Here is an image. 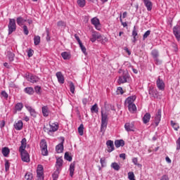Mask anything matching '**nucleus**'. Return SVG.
I'll use <instances>...</instances> for the list:
<instances>
[{"label": "nucleus", "mask_w": 180, "mask_h": 180, "mask_svg": "<svg viewBox=\"0 0 180 180\" xmlns=\"http://www.w3.org/2000/svg\"><path fill=\"white\" fill-rule=\"evenodd\" d=\"M26 146H27V141L26 138H24L21 141V146L19 148V152L20 153L21 160L24 162H30V158L29 153L26 150Z\"/></svg>", "instance_id": "nucleus-1"}, {"label": "nucleus", "mask_w": 180, "mask_h": 180, "mask_svg": "<svg viewBox=\"0 0 180 180\" xmlns=\"http://www.w3.org/2000/svg\"><path fill=\"white\" fill-rule=\"evenodd\" d=\"M58 123H49V124L44 127V131H46V133L50 134L51 133H54L57 131V130H58Z\"/></svg>", "instance_id": "nucleus-2"}, {"label": "nucleus", "mask_w": 180, "mask_h": 180, "mask_svg": "<svg viewBox=\"0 0 180 180\" xmlns=\"http://www.w3.org/2000/svg\"><path fill=\"white\" fill-rule=\"evenodd\" d=\"M129 78V72H127V70H124L122 72V75L119 77L117 83L119 84V85L122 84H126Z\"/></svg>", "instance_id": "nucleus-3"}, {"label": "nucleus", "mask_w": 180, "mask_h": 180, "mask_svg": "<svg viewBox=\"0 0 180 180\" xmlns=\"http://www.w3.org/2000/svg\"><path fill=\"white\" fill-rule=\"evenodd\" d=\"M8 34H12L15 30H16V20L15 19L10 18L9 23L8 25Z\"/></svg>", "instance_id": "nucleus-4"}, {"label": "nucleus", "mask_w": 180, "mask_h": 180, "mask_svg": "<svg viewBox=\"0 0 180 180\" xmlns=\"http://www.w3.org/2000/svg\"><path fill=\"white\" fill-rule=\"evenodd\" d=\"M40 148L42 155H47L49 154V150H47V142L46 139H41L40 142Z\"/></svg>", "instance_id": "nucleus-5"}, {"label": "nucleus", "mask_w": 180, "mask_h": 180, "mask_svg": "<svg viewBox=\"0 0 180 180\" xmlns=\"http://www.w3.org/2000/svg\"><path fill=\"white\" fill-rule=\"evenodd\" d=\"M90 40L92 43H95L96 40L101 41V40H102V35L96 31H93Z\"/></svg>", "instance_id": "nucleus-6"}, {"label": "nucleus", "mask_w": 180, "mask_h": 180, "mask_svg": "<svg viewBox=\"0 0 180 180\" xmlns=\"http://www.w3.org/2000/svg\"><path fill=\"white\" fill-rule=\"evenodd\" d=\"M43 165H38L37 169V180H44V173L43 171Z\"/></svg>", "instance_id": "nucleus-7"}, {"label": "nucleus", "mask_w": 180, "mask_h": 180, "mask_svg": "<svg viewBox=\"0 0 180 180\" xmlns=\"http://www.w3.org/2000/svg\"><path fill=\"white\" fill-rule=\"evenodd\" d=\"M156 86L158 89H159L160 91H165V83L164 82V80L161 79L160 76L158 77V79L156 81Z\"/></svg>", "instance_id": "nucleus-8"}, {"label": "nucleus", "mask_w": 180, "mask_h": 180, "mask_svg": "<svg viewBox=\"0 0 180 180\" xmlns=\"http://www.w3.org/2000/svg\"><path fill=\"white\" fill-rule=\"evenodd\" d=\"M160 122H161V109L158 110L155 116L154 123H155V127H157V126L160 124Z\"/></svg>", "instance_id": "nucleus-9"}, {"label": "nucleus", "mask_w": 180, "mask_h": 180, "mask_svg": "<svg viewBox=\"0 0 180 180\" xmlns=\"http://www.w3.org/2000/svg\"><path fill=\"white\" fill-rule=\"evenodd\" d=\"M151 56L155 60L156 62V64H161V61L158 60V58L160 57V53H158V51L156 49H153L151 51Z\"/></svg>", "instance_id": "nucleus-10"}, {"label": "nucleus", "mask_w": 180, "mask_h": 180, "mask_svg": "<svg viewBox=\"0 0 180 180\" xmlns=\"http://www.w3.org/2000/svg\"><path fill=\"white\" fill-rule=\"evenodd\" d=\"M91 24L96 27V30H101V22L98 18L94 17L91 20Z\"/></svg>", "instance_id": "nucleus-11"}, {"label": "nucleus", "mask_w": 180, "mask_h": 180, "mask_svg": "<svg viewBox=\"0 0 180 180\" xmlns=\"http://www.w3.org/2000/svg\"><path fill=\"white\" fill-rule=\"evenodd\" d=\"M27 79L30 82H32V84H34V83L39 82V81H40V78H39V77L34 76L33 75H28L27 76Z\"/></svg>", "instance_id": "nucleus-12"}, {"label": "nucleus", "mask_w": 180, "mask_h": 180, "mask_svg": "<svg viewBox=\"0 0 180 180\" xmlns=\"http://www.w3.org/2000/svg\"><path fill=\"white\" fill-rule=\"evenodd\" d=\"M149 95L150 96H153V98H160V95H158V91H157L156 89H154V87H150L148 91Z\"/></svg>", "instance_id": "nucleus-13"}, {"label": "nucleus", "mask_w": 180, "mask_h": 180, "mask_svg": "<svg viewBox=\"0 0 180 180\" xmlns=\"http://www.w3.org/2000/svg\"><path fill=\"white\" fill-rule=\"evenodd\" d=\"M63 158H58L56 159V165H55V168H56V169L61 171V169H63Z\"/></svg>", "instance_id": "nucleus-14"}, {"label": "nucleus", "mask_w": 180, "mask_h": 180, "mask_svg": "<svg viewBox=\"0 0 180 180\" xmlns=\"http://www.w3.org/2000/svg\"><path fill=\"white\" fill-rule=\"evenodd\" d=\"M60 140L62 141L61 143L56 147V150L58 154L64 150V137H60Z\"/></svg>", "instance_id": "nucleus-15"}, {"label": "nucleus", "mask_w": 180, "mask_h": 180, "mask_svg": "<svg viewBox=\"0 0 180 180\" xmlns=\"http://www.w3.org/2000/svg\"><path fill=\"white\" fill-rule=\"evenodd\" d=\"M173 33H174L176 39L178 40V41H179V40H180V26L179 25H176V26L174 27Z\"/></svg>", "instance_id": "nucleus-16"}, {"label": "nucleus", "mask_w": 180, "mask_h": 180, "mask_svg": "<svg viewBox=\"0 0 180 180\" xmlns=\"http://www.w3.org/2000/svg\"><path fill=\"white\" fill-rule=\"evenodd\" d=\"M136 98H137V97L136 96H131L128 97L125 100V105L129 106L130 105L134 104V101H136Z\"/></svg>", "instance_id": "nucleus-17"}, {"label": "nucleus", "mask_w": 180, "mask_h": 180, "mask_svg": "<svg viewBox=\"0 0 180 180\" xmlns=\"http://www.w3.org/2000/svg\"><path fill=\"white\" fill-rule=\"evenodd\" d=\"M106 146L108 147V152L112 153L115 150V145L113 144V141H107Z\"/></svg>", "instance_id": "nucleus-18"}, {"label": "nucleus", "mask_w": 180, "mask_h": 180, "mask_svg": "<svg viewBox=\"0 0 180 180\" xmlns=\"http://www.w3.org/2000/svg\"><path fill=\"white\" fill-rule=\"evenodd\" d=\"M124 129L127 131H134V124L127 122L124 124Z\"/></svg>", "instance_id": "nucleus-19"}, {"label": "nucleus", "mask_w": 180, "mask_h": 180, "mask_svg": "<svg viewBox=\"0 0 180 180\" xmlns=\"http://www.w3.org/2000/svg\"><path fill=\"white\" fill-rule=\"evenodd\" d=\"M143 4L147 11H150L153 9V2L150 0H143Z\"/></svg>", "instance_id": "nucleus-20"}, {"label": "nucleus", "mask_w": 180, "mask_h": 180, "mask_svg": "<svg viewBox=\"0 0 180 180\" xmlns=\"http://www.w3.org/2000/svg\"><path fill=\"white\" fill-rule=\"evenodd\" d=\"M25 108L28 112H30V115L32 116V117H36L37 116V112H36V110L34 108L29 105H25Z\"/></svg>", "instance_id": "nucleus-21"}, {"label": "nucleus", "mask_w": 180, "mask_h": 180, "mask_svg": "<svg viewBox=\"0 0 180 180\" xmlns=\"http://www.w3.org/2000/svg\"><path fill=\"white\" fill-rule=\"evenodd\" d=\"M14 128L15 130H22L23 129V122L22 120H18L14 124Z\"/></svg>", "instance_id": "nucleus-22"}, {"label": "nucleus", "mask_w": 180, "mask_h": 180, "mask_svg": "<svg viewBox=\"0 0 180 180\" xmlns=\"http://www.w3.org/2000/svg\"><path fill=\"white\" fill-rule=\"evenodd\" d=\"M56 77L59 84H64V75H63V73H61V72H56Z\"/></svg>", "instance_id": "nucleus-23"}, {"label": "nucleus", "mask_w": 180, "mask_h": 180, "mask_svg": "<svg viewBox=\"0 0 180 180\" xmlns=\"http://www.w3.org/2000/svg\"><path fill=\"white\" fill-rule=\"evenodd\" d=\"M150 119H151V115L150 114V112L146 113L143 117V122L144 124H147V123L150 122Z\"/></svg>", "instance_id": "nucleus-24"}, {"label": "nucleus", "mask_w": 180, "mask_h": 180, "mask_svg": "<svg viewBox=\"0 0 180 180\" xmlns=\"http://www.w3.org/2000/svg\"><path fill=\"white\" fill-rule=\"evenodd\" d=\"M127 108L131 113H136V112H137V107L134 103L127 105Z\"/></svg>", "instance_id": "nucleus-25"}, {"label": "nucleus", "mask_w": 180, "mask_h": 180, "mask_svg": "<svg viewBox=\"0 0 180 180\" xmlns=\"http://www.w3.org/2000/svg\"><path fill=\"white\" fill-rule=\"evenodd\" d=\"M137 31L136 30V27H134V30L132 31V37H133V43H136L137 41V39H139Z\"/></svg>", "instance_id": "nucleus-26"}, {"label": "nucleus", "mask_w": 180, "mask_h": 180, "mask_svg": "<svg viewBox=\"0 0 180 180\" xmlns=\"http://www.w3.org/2000/svg\"><path fill=\"white\" fill-rule=\"evenodd\" d=\"M115 146L117 148H119V147H123V146H124V141L122 139L116 140L115 141Z\"/></svg>", "instance_id": "nucleus-27"}, {"label": "nucleus", "mask_w": 180, "mask_h": 180, "mask_svg": "<svg viewBox=\"0 0 180 180\" xmlns=\"http://www.w3.org/2000/svg\"><path fill=\"white\" fill-rule=\"evenodd\" d=\"M16 22L18 26H23L26 22V20L22 17H18L17 18Z\"/></svg>", "instance_id": "nucleus-28"}, {"label": "nucleus", "mask_w": 180, "mask_h": 180, "mask_svg": "<svg viewBox=\"0 0 180 180\" xmlns=\"http://www.w3.org/2000/svg\"><path fill=\"white\" fill-rule=\"evenodd\" d=\"M107 127H108V122L107 121H101V131L102 133H105Z\"/></svg>", "instance_id": "nucleus-29"}, {"label": "nucleus", "mask_w": 180, "mask_h": 180, "mask_svg": "<svg viewBox=\"0 0 180 180\" xmlns=\"http://www.w3.org/2000/svg\"><path fill=\"white\" fill-rule=\"evenodd\" d=\"M60 172H61V170L56 169V171L52 174L53 180H57L58 179V176L60 175Z\"/></svg>", "instance_id": "nucleus-30"}, {"label": "nucleus", "mask_w": 180, "mask_h": 180, "mask_svg": "<svg viewBox=\"0 0 180 180\" xmlns=\"http://www.w3.org/2000/svg\"><path fill=\"white\" fill-rule=\"evenodd\" d=\"M75 171V164L71 163L70 165V175L74 176V172Z\"/></svg>", "instance_id": "nucleus-31"}, {"label": "nucleus", "mask_w": 180, "mask_h": 180, "mask_svg": "<svg viewBox=\"0 0 180 180\" xmlns=\"http://www.w3.org/2000/svg\"><path fill=\"white\" fill-rule=\"evenodd\" d=\"M23 109V103H18L15 106V112H20Z\"/></svg>", "instance_id": "nucleus-32"}, {"label": "nucleus", "mask_w": 180, "mask_h": 180, "mask_svg": "<svg viewBox=\"0 0 180 180\" xmlns=\"http://www.w3.org/2000/svg\"><path fill=\"white\" fill-rule=\"evenodd\" d=\"M49 107L47 106H44L42 107V115L43 116H44L45 117H47V116H49Z\"/></svg>", "instance_id": "nucleus-33"}, {"label": "nucleus", "mask_w": 180, "mask_h": 180, "mask_svg": "<svg viewBox=\"0 0 180 180\" xmlns=\"http://www.w3.org/2000/svg\"><path fill=\"white\" fill-rule=\"evenodd\" d=\"M108 116H109V114L108 112H103L101 111V121L102 122H108Z\"/></svg>", "instance_id": "nucleus-34"}, {"label": "nucleus", "mask_w": 180, "mask_h": 180, "mask_svg": "<svg viewBox=\"0 0 180 180\" xmlns=\"http://www.w3.org/2000/svg\"><path fill=\"white\" fill-rule=\"evenodd\" d=\"M25 94H28V95H33L34 94V90L32 87H26L25 89Z\"/></svg>", "instance_id": "nucleus-35"}, {"label": "nucleus", "mask_w": 180, "mask_h": 180, "mask_svg": "<svg viewBox=\"0 0 180 180\" xmlns=\"http://www.w3.org/2000/svg\"><path fill=\"white\" fill-rule=\"evenodd\" d=\"M34 46H39L40 44V36L35 35L34 37Z\"/></svg>", "instance_id": "nucleus-36"}, {"label": "nucleus", "mask_w": 180, "mask_h": 180, "mask_svg": "<svg viewBox=\"0 0 180 180\" xmlns=\"http://www.w3.org/2000/svg\"><path fill=\"white\" fill-rule=\"evenodd\" d=\"M111 168H113L115 171H119L120 169V165L117 162H112L111 164Z\"/></svg>", "instance_id": "nucleus-37"}, {"label": "nucleus", "mask_w": 180, "mask_h": 180, "mask_svg": "<svg viewBox=\"0 0 180 180\" xmlns=\"http://www.w3.org/2000/svg\"><path fill=\"white\" fill-rule=\"evenodd\" d=\"M78 133L79 136H84V124H81L78 127Z\"/></svg>", "instance_id": "nucleus-38"}, {"label": "nucleus", "mask_w": 180, "mask_h": 180, "mask_svg": "<svg viewBox=\"0 0 180 180\" xmlns=\"http://www.w3.org/2000/svg\"><path fill=\"white\" fill-rule=\"evenodd\" d=\"M77 4L80 8H84L86 4V1L85 0H77Z\"/></svg>", "instance_id": "nucleus-39"}, {"label": "nucleus", "mask_w": 180, "mask_h": 180, "mask_svg": "<svg viewBox=\"0 0 180 180\" xmlns=\"http://www.w3.org/2000/svg\"><path fill=\"white\" fill-rule=\"evenodd\" d=\"M70 85V90L72 94H75V86L74 85V83L72 82H70L69 83Z\"/></svg>", "instance_id": "nucleus-40"}, {"label": "nucleus", "mask_w": 180, "mask_h": 180, "mask_svg": "<svg viewBox=\"0 0 180 180\" xmlns=\"http://www.w3.org/2000/svg\"><path fill=\"white\" fill-rule=\"evenodd\" d=\"M25 179H26V180L33 179V174H32L30 172H27L25 175Z\"/></svg>", "instance_id": "nucleus-41"}, {"label": "nucleus", "mask_w": 180, "mask_h": 180, "mask_svg": "<svg viewBox=\"0 0 180 180\" xmlns=\"http://www.w3.org/2000/svg\"><path fill=\"white\" fill-rule=\"evenodd\" d=\"M10 150L8 148H4L2 149V154L4 157H8L9 155Z\"/></svg>", "instance_id": "nucleus-42"}, {"label": "nucleus", "mask_w": 180, "mask_h": 180, "mask_svg": "<svg viewBox=\"0 0 180 180\" xmlns=\"http://www.w3.org/2000/svg\"><path fill=\"white\" fill-rule=\"evenodd\" d=\"M57 26L58 27H65V26H67V23L63 20H60L57 22Z\"/></svg>", "instance_id": "nucleus-43"}, {"label": "nucleus", "mask_w": 180, "mask_h": 180, "mask_svg": "<svg viewBox=\"0 0 180 180\" xmlns=\"http://www.w3.org/2000/svg\"><path fill=\"white\" fill-rule=\"evenodd\" d=\"M61 56H62L63 60H70V58L69 53L67 52H63L61 53Z\"/></svg>", "instance_id": "nucleus-44"}, {"label": "nucleus", "mask_w": 180, "mask_h": 180, "mask_svg": "<svg viewBox=\"0 0 180 180\" xmlns=\"http://www.w3.org/2000/svg\"><path fill=\"white\" fill-rule=\"evenodd\" d=\"M65 160H66L67 161H69V162L72 161V157H71V155H70V153L68 152H66L65 153Z\"/></svg>", "instance_id": "nucleus-45"}, {"label": "nucleus", "mask_w": 180, "mask_h": 180, "mask_svg": "<svg viewBox=\"0 0 180 180\" xmlns=\"http://www.w3.org/2000/svg\"><path fill=\"white\" fill-rule=\"evenodd\" d=\"M171 125L173 127V129L176 131H178V129H179V125L175 123L174 121H171Z\"/></svg>", "instance_id": "nucleus-46"}, {"label": "nucleus", "mask_w": 180, "mask_h": 180, "mask_svg": "<svg viewBox=\"0 0 180 180\" xmlns=\"http://www.w3.org/2000/svg\"><path fill=\"white\" fill-rule=\"evenodd\" d=\"M132 162L137 167H141V164L139 163V159L137 158H132Z\"/></svg>", "instance_id": "nucleus-47"}, {"label": "nucleus", "mask_w": 180, "mask_h": 180, "mask_svg": "<svg viewBox=\"0 0 180 180\" xmlns=\"http://www.w3.org/2000/svg\"><path fill=\"white\" fill-rule=\"evenodd\" d=\"M91 111L92 112H94V113H98V104H94L91 108Z\"/></svg>", "instance_id": "nucleus-48"}, {"label": "nucleus", "mask_w": 180, "mask_h": 180, "mask_svg": "<svg viewBox=\"0 0 180 180\" xmlns=\"http://www.w3.org/2000/svg\"><path fill=\"white\" fill-rule=\"evenodd\" d=\"M79 46L82 53H84V54H86V48H85V46L82 44V42L79 44Z\"/></svg>", "instance_id": "nucleus-49"}, {"label": "nucleus", "mask_w": 180, "mask_h": 180, "mask_svg": "<svg viewBox=\"0 0 180 180\" xmlns=\"http://www.w3.org/2000/svg\"><path fill=\"white\" fill-rule=\"evenodd\" d=\"M134 173L133 172H129L128 173V179L129 180H134Z\"/></svg>", "instance_id": "nucleus-50"}, {"label": "nucleus", "mask_w": 180, "mask_h": 180, "mask_svg": "<svg viewBox=\"0 0 180 180\" xmlns=\"http://www.w3.org/2000/svg\"><path fill=\"white\" fill-rule=\"evenodd\" d=\"M15 58V53H12V52H9L8 53V60L9 61H13Z\"/></svg>", "instance_id": "nucleus-51"}, {"label": "nucleus", "mask_w": 180, "mask_h": 180, "mask_svg": "<svg viewBox=\"0 0 180 180\" xmlns=\"http://www.w3.org/2000/svg\"><path fill=\"white\" fill-rule=\"evenodd\" d=\"M34 53V51H33L32 49H29L27 51V56L30 58V57H33V54Z\"/></svg>", "instance_id": "nucleus-52"}, {"label": "nucleus", "mask_w": 180, "mask_h": 180, "mask_svg": "<svg viewBox=\"0 0 180 180\" xmlns=\"http://www.w3.org/2000/svg\"><path fill=\"white\" fill-rule=\"evenodd\" d=\"M150 33H151V31H150V30L146 31V32L144 33L143 37V40H146V39L148 38V37L149 36V34H150Z\"/></svg>", "instance_id": "nucleus-53"}, {"label": "nucleus", "mask_w": 180, "mask_h": 180, "mask_svg": "<svg viewBox=\"0 0 180 180\" xmlns=\"http://www.w3.org/2000/svg\"><path fill=\"white\" fill-rule=\"evenodd\" d=\"M117 92L118 95H119V94L123 95V94L124 93V92L123 91V88H122V87H120V86L117 88Z\"/></svg>", "instance_id": "nucleus-54"}, {"label": "nucleus", "mask_w": 180, "mask_h": 180, "mask_svg": "<svg viewBox=\"0 0 180 180\" xmlns=\"http://www.w3.org/2000/svg\"><path fill=\"white\" fill-rule=\"evenodd\" d=\"M34 89H35V92L37 94H41V87H40L39 86H37L34 87Z\"/></svg>", "instance_id": "nucleus-55"}, {"label": "nucleus", "mask_w": 180, "mask_h": 180, "mask_svg": "<svg viewBox=\"0 0 180 180\" xmlns=\"http://www.w3.org/2000/svg\"><path fill=\"white\" fill-rule=\"evenodd\" d=\"M23 30H24L25 34H26V36H27V34H29V30L27 29V26L24 25Z\"/></svg>", "instance_id": "nucleus-56"}, {"label": "nucleus", "mask_w": 180, "mask_h": 180, "mask_svg": "<svg viewBox=\"0 0 180 180\" xmlns=\"http://www.w3.org/2000/svg\"><path fill=\"white\" fill-rule=\"evenodd\" d=\"M1 96L3 98H4V99H6L8 97V93H6L5 91H1Z\"/></svg>", "instance_id": "nucleus-57"}, {"label": "nucleus", "mask_w": 180, "mask_h": 180, "mask_svg": "<svg viewBox=\"0 0 180 180\" xmlns=\"http://www.w3.org/2000/svg\"><path fill=\"white\" fill-rule=\"evenodd\" d=\"M9 167H10L9 162L8 160H6V162H5V169H6V171H9Z\"/></svg>", "instance_id": "nucleus-58"}, {"label": "nucleus", "mask_w": 180, "mask_h": 180, "mask_svg": "<svg viewBox=\"0 0 180 180\" xmlns=\"http://www.w3.org/2000/svg\"><path fill=\"white\" fill-rule=\"evenodd\" d=\"M75 38L76 39L77 43H79V44H80V43H82L81 41V39H79V37H78V35L77 34H75Z\"/></svg>", "instance_id": "nucleus-59"}, {"label": "nucleus", "mask_w": 180, "mask_h": 180, "mask_svg": "<svg viewBox=\"0 0 180 180\" xmlns=\"http://www.w3.org/2000/svg\"><path fill=\"white\" fill-rule=\"evenodd\" d=\"M124 50L126 51V53H127L128 56H131V52L130 51V50H129V48L125 47L124 49Z\"/></svg>", "instance_id": "nucleus-60"}, {"label": "nucleus", "mask_w": 180, "mask_h": 180, "mask_svg": "<svg viewBox=\"0 0 180 180\" xmlns=\"http://www.w3.org/2000/svg\"><path fill=\"white\" fill-rule=\"evenodd\" d=\"M160 180H169V178L168 177V176L167 175H163L162 176V178H161V179Z\"/></svg>", "instance_id": "nucleus-61"}, {"label": "nucleus", "mask_w": 180, "mask_h": 180, "mask_svg": "<svg viewBox=\"0 0 180 180\" xmlns=\"http://www.w3.org/2000/svg\"><path fill=\"white\" fill-rule=\"evenodd\" d=\"M172 47L174 48V51H178V45H176V44H172Z\"/></svg>", "instance_id": "nucleus-62"}, {"label": "nucleus", "mask_w": 180, "mask_h": 180, "mask_svg": "<svg viewBox=\"0 0 180 180\" xmlns=\"http://www.w3.org/2000/svg\"><path fill=\"white\" fill-rule=\"evenodd\" d=\"M120 158H122V160H126V154L125 153H121L120 155Z\"/></svg>", "instance_id": "nucleus-63"}, {"label": "nucleus", "mask_w": 180, "mask_h": 180, "mask_svg": "<svg viewBox=\"0 0 180 180\" xmlns=\"http://www.w3.org/2000/svg\"><path fill=\"white\" fill-rule=\"evenodd\" d=\"M0 127L2 129L3 127H5V120H2L0 123Z\"/></svg>", "instance_id": "nucleus-64"}]
</instances>
